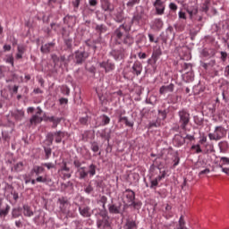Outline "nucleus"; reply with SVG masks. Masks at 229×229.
<instances>
[{"instance_id":"obj_1","label":"nucleus","mask_w":229,"mask_h":229,"mask_svg":"<svg viewBox=\"0 0 229 229\" xmlns=\"http://www.w3.org/2000/svg\"><path fill=\"white\" fill-rule=\"evenodd\" d=\"M64 137H65V132L62 131H58L55 132H48L47 134L46 142L48 146H52L53 140H55V142L57 144H60V142H62V140L64 139Z\"/></svg>"},{"instance_id":"obj_23","label":"nucleus","mask_w":229,"mask_h":229,"mask_svg":"<svg viewBox=\"0 0 229 229\" xmlns=\"http://www.w3.org/2000/svg\"><path fill=\"white\" fill-rule=\"evenodd\" d=\"M101 139H105V140H107V142L110 140V131L108 129H104L101 131L98 132Z\"/></svg>"},{"instance_id":"obj_54","label":"nucleus","mask_w":229,"mask_h":229,"mask_svg":"<svg viewBox=\"0 0 229 229\" xmlns=\"http://www.w3.org/2000/svg\"><path fill=\"white\" fill-rule=\"evenodd\" d=\"M166 91L167 92H173V90H174V84H170L168 86H165Z\"/></svg>"},{"instance_id":"obj_48","label":"nucleus","mask_w":229,"mask_h":229,"mask_svg":"<svg viewBox=\"0 0 229 229\" xmlns=\"http://www.w3.org/2000/svg\"><path fill=\"white\" fill-rule=\"evenodd\" d=\"M169 8L173 12H176L178 10V5H176V4H174V3H170L169 4Z\"/></svg>"},{"instance_id":"obj_4","label":"nucleus","mask_w":229,"mask_h":229,"mask_svg":"<svg viewBox=\"0 0 229 229\" xmlns=\"http://www.w3.org/2000/svg\"><path fill=\"white\" fill-rule=\"evenodd\" d=\"M127 34L128 30H126V26H124L123 24L116 29L114 31V38L117 44H123V39L126 37Z\"/></svg>"},{"instance_id":"obj_43","label":"nucleus","mask_w":229,"mask_h":229,"mask_svg":"<svg viewBox=\"0 0 229 229\" xmlns=\"http://www.w3.org/2000/svg\"><path fill=\"white\" fill-rule=\"evenodd\" d=\"M64 44L68 49H71V47H72V38L64 39Z\"/></svg>"},{"instance_id":"obj_61","label":"nucleus","mask_w":229,"mask_h":229,"mask_svg":"<svg viewBox=\"0 0 229 229\" xmlns=\"http://www.w3.org/2000/svg\"><path fill=\"white\" fill-rule=\"evenodd\" d=\"M165 92H167L165 86H162L159 89V94H165Z\"/></svg>"},{"instance_id":"obj_52","label":"nucleus","mask_w":229,"mask_h":229,"mask_svg":"<svg viewBox=\"0 0 229 229\" xmlns=\"http://www.w3.org/2000/svg\"><path fill=\"white\" fill-rule=\"evenodd\" d=\"M26 51V47H24V46H18V53L24 55Z\"/></svg>"},{"instance_id":"obj_56","label":"nucleus","mask_w":229,"mask_h":229,"mask_svg":"<svg viewBox=\"0 0 229 229\" xmlns=\"http://www.w3.org/2000/svg\"><path fill=\"white\" fill-rule=\"evenodd\" d=\"M43 167H47V169H53L55 168V165H53V163H47L43 165Z\"/></svg>"},{"instance_id":"obj_42","label":"nucleus","mask_w":229,"mask_h":229,"mask_svg":"<svg viewBox=\"0 0 229 229\" xmlns=\"http://www.w3.org/2000/svg\"><path fill=\"white\" fill-rule=\"evenodd\" d=\"M89 137H90V131H84L82 134V140H84V142L89 141Z\"/></svg>"},{"instance_id":"obj_27","label":"nucleus","mask_w":229,"mask_h":229,"mask_svg":"<svg viewBox=\"0 0 229 229\" xmlns=\"http://www.w3.org/2000/svg\"><path fill=\"white\" fill-rule=\"evenodd\" d=\"M10 214V205H6L5 208L0 209V218L4 219V217L7 216V215Z\"/></svg>"},{"instance_id":"obj_46","label":"nucleus","mask_w":229,"mask_h":229,"mask_svg":"<svg viewBox=\"0 0 229 229\" xmlns=\"http://www.w3.org/2000/svg\"><path fill=\"white\" fill-rule=\"evenodd\" d=\"M22 167H24V164L22 162H19L15 165V171H17V172L22 171Z\"/></svg>"},{"instance_id":"obj_34","label":"nucleus","mask_w":229,"mask_h":229,"mask_svg":"<svg viewBox=\"0 0 229 229\" xmlns=\"http://www.w3.org/2000/svg\"><path fill=\"white\" fill-rule=\"evenodd\" d=\"M125 227L126 229H137V223L134 220H127Z\"/></svg>"},{"instance_id":"obj_29","label":"nucleus","mask_w":229,"mask_h":229,"mask_svg":"<svg viewBox=\"0 0 229 229\" xmlns=\"http://www.w3.org/2000/svg\"><path fill=\"white\" fill-rule=\"evenodd\" d=\"M187 13L190 15V18L192 19V17H194V15H198V5H194L192 7H189L187 9Z\"/></svg>"},{"instance_id":"obj_45","label":"nucleus","mask_w":229,"mask_h":229,"mask_svg":"<svg viewBox=\"0 0 229 229\" xmlns=\"http://www.w3.org/2000/svg\"><path fill=\"white\" fill-rule=\"evenodd\" d=\"M62 122V118H58L56 117L55 121H53V125L52 128H56V126H58V124H60V123Z\"/></svg>"},{"instance_id":"obj_37","label":"nucleus","mask_w":229,"mask_h":229,"mask_svg":"<svg viewBox=\"0 0 229 229\" xmlns=\"http://www.w3.org/2000/svg\"><path fill=\"white\" fill-rule=\"evenodd\" d=\"M209 9H210V0H205L202 4V12H205V13H207V12H208Z\"/></svg>"},{"instance_id":"obj_62","label":"nucleus","mask_w":229,"mask_h":229,"mask_svg":"<svg viewBox=\"0 0 229 229\" xmlns=\"http://www.w3.org/2000/svg\"><path fill=\"white\" fill-rule=\"evenodd\" d=\"M89 173H96V165H89Z\"/></svg>"},{"instance_id":"obj_28","label":"nucleus","mask_w":229,"mask_h":229,"mask_svg":"<svg viewBox=\"0 0 229 229\" xmlns=\"http://www.w3.org/2000/svg\"><path fill=\"white\" fill-rule=\"evenodd\" d=\"M172 155V166L174 168L178 164H180V157L178 153L170 154Z\"/></svg>"},{"instance_id":"obj_7","label":"nucleus","mask_w":229,"mask_h":229,"mask_svg":"<svg viewBox=\"0 0 229 229\" xmlns=\"http://www.w3.org/2000/svg\"><path fill=\"white\" fill-rule=\"evenodd\" d=\"M97 225L99 229H110L112 226L110 217L108 216H103L102 218L98 220Z\"/></svg>"},{"instance_id":"obj_11","label":"nucleus","mask_w":229,"mask_h":229,"mask_svg":"<svg viewBox=\"0 0 229 229\" xmlns=\"http://www.w3.org/2000/svg\"><path fill=\"white\" fill-rule=\"evenodd\" d=\"M99 67L101 69H105L106 72H112V71L115 70V64L112 63V61H103L102 63H99Z\"/></svg>"},{"instance_id":"obj_6","label":"nucleus","mask_w":229,"mask_h":229,"mask_svg":"<svg viewBox=\"0 0 229 229\" xmlns=\"http://www.w3.org/2000/svg\"><path fill=\"white\" fill-rule=\"evenodd\" d=\"M57 203L59 204V208L63 214H67L69 212V208H71V203L69 199L65 197H61L58 199Z\"/></svg>"},{"instance_id":"obj_18","label":"nucleus","mask_w":229,"mask_h":229,"mask_svg":"<svg viewBox=\"0 0 229 229\" xmlns=\"http://www.w3.org/2000/svg\"><path fill=\"white\" fill-rule=\"evenodd\" d=\"M221 167L224 173H229V157H222L220 158Z\"/></svg>"},{"instance_id":"obj_49","label":"nucleus","mask_w":229,"mask_h":229,"mask_svg":"<svg viewBox=\"0 0 229 229\" xmlns=\"http://www.w3.org/2000/svg\"><path fill=\"white\" fill-rule=\"evenodd\" d=\"M129 206L133 207L134 208H139V207H140V202H135V200H132V202H131Z\"/></svg>"},{"instance_id":"obj_8","label":"nucleus","mask_w":229,"mask_h":229,"mask_svg":"<svg viewBox=\"0 0 229 229\" xmlns=\"http://www.w3.org/2000/svg\"><path fill=\"white\" fill-rule=\"evenodd\" d=\"M153 6L156 9L157 15H164L165 13V3L162 0H156L153 3Z\"/></svg>"},{"instance_id":"obj_35","label":"nucleus","mask_w":229,"mask_h":229,"mask_svg":"<svg viewBox=\"0 0 229 229\" xmlns=\"http://www.w3.org/2000/svg\"><path fill=\"white\" fill-rule=\"evenodd\" d=\"M135 4H140V0H129L126 4L127 8L131 10Z\"/></svg>"},{"instance_id":"obj_5","label":"nucleus","mask_w":229,"mask_h":229,"mask_svg":"<svg viewBox=\"0 0 229 229\" xmlns=\"http://www.w3.org/2000/svg\"><path fill=\"white\" fill-rule=\"evenodd\" d=\"M89 58V52L85 50H77L74 53L75 64H81Z\"/></svg>"},{"instance_id":"obj_58","label":"nucleus","mask_w":229,"mask_h":229,"mask_svg":"<svg viewBox=\"0 0 229 229\" xmlns=\"http://www.w3.org/2000/svg\"><path fill=\"white\" fill-rule=\"evenodd\" d=\"M51 28L54 30V31H58V28H60V25L55 23H51Z\"/></svg>"},{"instance_id":"obj_25","label":"nucleus","mask_w":229,"mask_h":229,"mask_svg":"<svg viewBox=\"0 0 229 229\" xmlns=\"http://www.w3.org/2000/svg\"><path fill=\"white\" fill-rule=\"evenodd\" d=\"M153 26L156 30H162L164 28V21L160 18H157L153 21Z\"/></svg>"},{"instance_id":"obj_47","label":"nucleus","mask_w":229,"mask_h":229,"mask_svg":"<svg viewBox=\"0 0 229 229\" xmlns=\"http://www.w3.org/2000/svg\"><path fill=\"white\" fill-rule=\"evenodd\" d=\"M106 201H108V199L106 196H102L100 198V203H102L103 208H105V205H106Z\"/></svg>"},{"instance_id":"obj_39","label":"nucleus","mask_w":229,"mask_h":229,"mask_svg":"<svg viewBox=\"0 0 229 229\" xmlns=\"http://www.w3.org/2000/svg\"><path fill=\"white\" fill-rule=\"evenodd\" d=\"M101 119L104 126H106V124H110V117H108L106 114L102 115Z\"/></svg>"},{"instance_id":"obj_50","label":"nucleus","mask_w":229,"mask_h":229,"mask_svg":"<svg viewBox=\"0 0 229 229\" xmlns=\"http://www.w3.org/2000/svg\"><path fill=\"white\" fill-rule=\"evenodd\" d=\"M46 158H49L51 157V148H45Z\"/></svg>"},{"instance_id":"obj_38","label":"nucleus","mask_w":229,"mask_h":229,"mask_svg":"<svg viewBox=\"0 0 229 229\" xmlns=\"http://www.w3.org/2000/svg\"><path fill=\"white\" fill-rule=\"evenodd\" d=\"M12 216L14 219L21 216V209L20 208H13L12 212Z\"/></svg>"},{"instance_id":"obj_63","label":"nucleus","mask_w":229,"mask_h":229,"mask_svg":"<svg viewBox=\"0 0 229 229\" xmlns=\"http://www.w3.org/2000/svg\"><path fill=\"white\" fill-rule=\"evenodd\" d=\"M6 63L11 64V65L13 66V57H12V56L8 57L6 60Z\"/></svg>"},{"instance_id":"obj_60","label":"nucleus","mask_w":229,"mask_h":229,"mask_svg":"<svg viewBox=\"0 0 229 229\" xmlns=\"http://www.w3.org/2000/svg\"><path fill=\"white\" fill-rule=\"evenodd\" d=\"M148 38H149V42H155L157 44V42H158V40H155V37L153 36V34H148Z\"/></svg>"},{"instance_id":"obj_51","label":"nucleus","mask_w":229,"mask_h":229,"mask_svg":"<svg viewBox=\"0 0 229 229\" xmlns=\"http://www.w3.org/2000/svg\"><path fill=\"white\" fill-rule=\"evenodd\" d=\"M91 149L94 153H98L99 151V146H98L96 143H93L91 146Z\"/></svg>"},{"instance_id":"obj_53","label":"nucleus","mask_w":229,"mask_h":229,"mask_svg":"<svg viewBox=\"0 0 229 229\" xmlns=\"http://www.w3.org/2000/svg\"><path fill=\"white\" fill-rule=\"evenodd\" d=\"M189 140L190 142H192L194 140V136L191 134H187L186 137H184V141Z\"/></svg>"},{"instance_id":"obj_31","label":"nucleus","mask_w":229,"mask_h":229,"mask_svg":"<svg viewBox=\"0 0 229 229\" xmlns=\"http://www.w3.org/2000/svg\"><path fill=\"white\" fill-rule=\"evenodd\" d=\"M102 10H104V12H114V7H112V4H110V2L106 0L102 4Z\"/></svg>"},{"instance_id":"obj_16","label":"nucleus","mask_w":229,"mask_h":229,"mask_svg":"<svg viewBox=\"0 0 229 229\" xmlns=\"http://www.w3.org/2000/svg\"><path fill=\"white\" fill-rule=\"evenodd\" d=\"M42 114V111L39 109L36 114H34L30 120V124H40V123L42 121H44V119L42 118V116H40V114Z\"/></svg>"},{"instance_id":"obj_40","label":"nucleus","mask_w":229,"mask_h":229,"mask_svg":"<svg viewBox=\"0 0 229 229\" xmlns=\"http://www.w3.org/2000/svg\"><path fill=\"white\" fill-rule=\"evenodd\" d=\"M61 91L64 96H69V94H71V89L67 86H63Z\"/></svg>"},{"instance_id":"obj_21","label":"nucleus","mask_w":229,"mask_h":229,"mask_svg":"<svg viewBox=\"0 0 229 229\" xmlns=\"http://www.w3.org/2000/svg\"><path fill=\"white\" fill-rule=\"evenodd\" d=\"M174 144L180 148V146H183L185 144V138L182 137L180 134H176L174 138Z\"/></svg>"},{"instance_id":"obj_41","label":"nucleus","mask_w":229,"mask_h":229,"mask_svg":"<svg viewBox=\"0 0 229 229\" xmlns=\"http://www.w3.org/2000/svg\"><path fill=\"white\" fill-rule=\"evenodd\" d=\"M44 171H46L44 169V165H42L41 166H34L33 168V173H44Z\"/></svg>"},{"instance_id":"obj_13","label":"nucleus","mask_w":229,"mask_h":229,"mask_svg":"<svg viewBox=\"0 0 229 229\" xmlns=\"http://www.w3.org/2000/svg\"><path fill=\"white\" fill-rule=\"evenodd\" d=\"M131 72L135 76H140V74L142 73V64L139 61L134 62L131 67Z\"/></svg>"},{"instance_id":"obj_12","label":"nucleus","mask_w":229,"mask_h":229,"mask_svg":"<svg viewBox=\"0 0 229 229\" xmlns=\"http://www.w3.org/2000/svg\"><path fill=\"white\" fill-rule=\"evenodd\" d=\"M108 210L110 214H123V204L121 203L109 204Z\"/></svg>"},{"instance_id":"obj_30","label":"nucleus","mask_w":229,"mask_h":229,"mask_svg":"<svg viewBox=\"0 0 229 229\" xmlns=\"http://www.w3.org/2000/svg\"><path fill=\"white\" fill-rule=\"evenodd\" d=\"M122 44H124L125 46H131L133 44V38L130 34H127L122 41Z\"/></svg>"},{"instance_id":"obj_55","label":"nucleus","mask_w":229,"mask_h":229,"mask_svg":"<svg viewBox=\"0 0 229 229\" xmlns=\"http://www.w3.org/2000/svg\"><path fill=\"white\" fill-rule=\"evenodd\" d=\"M72 6H74L75 8L80 7V0H72Z\"/></svg>"},{"instance_id":"obj_57","label":"nucleus","mask_w":229,"mask_h":229,"mask_svg":"<svg viewBox=\"0 0 229 229\" xmlns=\"http://www.w3.org/2000/svg\"><path fill=\"white\" fill-rule=\"evenodd\" d=\"M179 19H183L184 21L187 19V15L183 12H179Z\"/></svg>"},{"instance_id":"obj_15","label":"nucleus","mask_w":229,"mask_h":229,"mask_svg":"<svg viewBox=\"0 0 229 229\" xmlns=\"http://www.w3.org/2000/svg\"><path fill=\"white\" fill-rule=\"evenodd\" d=\"M160 56H162V49H160V47L156 48L153 50L151 59H149L148 62L152 64H157Z\"/></svg>"},{"instance_id":"obj_19","label":"nucleus","mask_w":229,"mask_h":229,"mask_svg":"<svg viewBox=\"0 0 229 229\" xmlns=\"http://www.w3.org/2000/svg\"><path fill=\"white\" fill-rule=\"evenodd\" d=\"M55 46V42L47 43L41 46L40 51L41 53H45V54L51 53V49H53Z\"/></svg>"},{"instance_id":"obj_17","label":"nucleus","mask_w":229,"mask_h":229,"mask_svg":"<svg viewBox=\"0 0 229 229\" xmlns=\"http://www.w3.org/2000/svg\"><path fill=\"white\" fill-rule=\"evenodd\" d=\"M79 212L82 217H90L92 213L90 212V208L87 206H81L79 207Z\"/></svg>"},{"instance_id":"obj_64","label":"nucleus","mask_w":229,"mask_h":229,"mask_svg":"<svg viewBox=\"0 0 229 229\" xmlns=\"http://www.w3.org/2000/svg\"><path fill=\"white\" fill-rule=\"evenodd\" d=\"M56 3V0H48L47 4L48 6H54Z\"/></svg>"},{"instance_id":"obj_26","label":"nucleus","mask_w":229,"mask_h":229,"mask_svg":"<svg viewBox=\"0 0 229 229\" xmlns=\"http://www.w3.org/2000/svg\"><path fill=\"white\" fill-rule=\"evenodd\" d=\"M118 121L119 123H124L129 128H133V122H130L126 116L120 115Z\"/></svg>"},{"instance_id":"obj_32","label":"nucleus","mask_w":229,"mask_h":229,"mask_svg":"<svg viewBox=\"0 0 229 229\" xmlns=\"http://www.w3.org/2000/svg\"><path fill=\"white\" fill-rule=\"evenodd\" d=\"M89 115L83 116L79 118V122L78 124H80V126H89Z\"/></svg>"},{"instance_id":"obj_59","label":"nucleus","mask_w":229,"mask_h":229,"mask_svg":"<svg viewBox=\"0 0 229 229\" xmlns=\"http://www.w3.org/2000/svg\"><path fill=\"white\" fill-rule=\"evenodd\" d=\"M227 56H228V54H226V52H221V58H222L223 62L226 61Z\"/></svg>"},{"instance_id":"obj_22","label":"nucleus","mask_w":229,"mask_h":229,"mask_svg":"<svg viewBox=\"0 0 229 229\" xmlns=\"http://www.w3.org/2000/svg\"><path fill=\"white\" fill-rule=\"evenodd\" d=\"M194 174L192 173H189L185 175L184 177V182H183V184H182V187H185V185H189V183H191V182H194Z\"/></svg>"},{"instance_id":"obj_14","label":"nucleus","mask_w":229,"mask_h":229,"mask_svg":"<svg viewBox=\"0 0 229 229\" xmlns=\"http://www.w3.org/2000/svg\"><path fill=\"white\" fill-rule=\"evenodd\" d=\"M110 55L114 60H123V58H124V49H114L110 52Z\"/></svg>"},{"instance_id":"obj_20","label":"nucleus","mask_w":229,"mask_h":229,"mask_svg":"<svg viewBox=\"0 0 229 229\" xmlns=\"http://www.w3.org/2000/svg\"><path fill=\"white\" fill-rule=\"evenodd\" d=\"M12 117H14L15 121H22L24 118V111L23 110H14L11 113Z\"/></svg>"},{"instance_id":"obj_10","label":"nucleus","mask_w":229,"mask_h":229,"mask_svg":"<svg viewBox=\"0 0 229 229\" xmlns=\"http://www.w3.org/2000/svg\"><path fill=\"white\" fill-rule=\"evenodd\" d=\"M148 177L150 180V189H157V187L158 186V182H161L163 178H165V174H162L161 175H158L154 178L153 174H149Z\"/></svg>"},{"instance_id":"obj_33","label":"nucleus","mask_w":229,"mask_h":229,"mask_svg":"<svg viewBox=\"0 0 229 229\" xmlns=\"http://www.w3.org/2000/svg\"><path fill=\"white\" fill-rule=\"evenodd\" d=\"M36 182H38L39 183H51V179L47 177V175L38 176L37 177Z\"/></svg>"},{"instance_id":"obj_9","label":"nucleus","mask_w":229,"mask_h":229,"mask_svg":"<svg viewBox=\"0 0 229 229\" xmlns=\"http://www.w3.org/2000/svg\"><path fill=\"white\" fill-rule=\"evenodd\" d=\"M133 201H135V191L126 190L123 192V202L126 203V205H130L131 203H133Z\"/></svg>"},{"instance_id":"obj_44","label":"nucleus","mask_w":229,"mask_h":229,"mask_svg":"<svg viewBox=\"0 0 229 229\" xmlns=\"http://www.w3.org/2000/svg\"><path fill=\"white\" fill-rule=\"evenodd\" d=\"M192 150H195V153H202L201 147L199 145H193L191 147Z\"/></svg>"},{"instance_id":"obj_2","label":"nucleus","mask_w":229,"mask_h":229,"mask_svg":"<svg viewBox=\"0 0 229 229\" xmlns=\"http://www.w3.org/2000/svg\"><path fill=\"white\" fill-rule=\"evenodd\" d=\"M179 115V123L180 127L183 130V131H187V126L189 123H191V114H189V111L182 109L178 112Z\"/></svg>"},{"instance_id":"obj_3","label":"nucleus","mask_w":229,"mask_h":229,"mask_svg":"<svg viewBox=\"0 0 229 229\" xmlns=\"http://www.w3.org/2000/svg\"><path fill=\"white\" fill-rule=\"evenodd\" d=\"M208 137L210 140H221L226 137V129L223 126H216L214 132H210Z\"/></svg>"},{"instance_id":"obj_36","label":"nucleus","mask_w":229,"mask_h":229,"mask_svg":"<svg viewBox=\"0 0 229 229\" xmlns=\"http://www.w3.org/2000/svg\"><path fill=\"white\" fill-rule=\"evenodd\" d=\"M96 31L101 35V33H106V26L101 24V25H96L95 28Z\"/></svg>"},{"instance_id":"obj_24","label":"nucleus","mask_w":229,"mask_h":229,"mask_svg":"<svg viewBox=\"0 0 229 229\" xmlns=\"http://www.w3.org/2000/svg\"><path fill=\"white\" fill-rule=\"evenodd\" d=\"M33 214V210H31V208L30 206H23V215L25 216V217H32Z\"/></svg>"}]
</instances>
